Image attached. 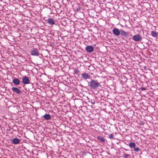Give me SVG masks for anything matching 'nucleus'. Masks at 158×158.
<instances>
[{
  "label": "nucleus",
  "mask_w": 158,
  "mask_h": 158,
  "mask_svg": "<svg viewBox=\"0 0 158 158\" xmlns=\"http://www.w3.org/2000/svg\"><path fill=\"white\" fill-rule=\"evenodd\" d=\"M88 82L89 87L91 89L94 90L97 89L101 86L100 83L98 82V80L96 81L91 78L90 81Z\"/></svg>",
  "instance_id": "obj_1"
},
{
  "label": "nucleus",
  "mask_w": 158,
  "mask_h": 158,
  "mask_svg": "<svg viewBox=\"0 0 158 158\" xmlns=\"http://www.w3.org/2000/svg\"><path fill=\"white\" fill-rule=\"evenodd\" d=\"M120 32V35L124 40H125V39L127 38L129 35L130 34L129 32H127L122 29H121Z\"/></svg>",
  "instance_id": "obj_2"
},
{
  "label": "nucleus",
  "mask_w": 158,
  "mask_h": 158,
  "mask_svg": "<svg viewBox=\"0 0 158 158\" xmlns=\"http://www.w3.org/2000/svg\"><path fill=\"white\" fill-rule=\"evenodd\" d=\"M31 54L34 56H38L39 52L37 48H33L31 51Z\"/></svg>",
  "instance_id": "obj_3"
},
{
  "label": "nucleus",
  "mask_w": 158,
  "mask_h": 158,
  "mask_svg": "<svg viewBox=\"0 0 158 158\" xmlns=\"http://www.w3.org/2000/svg\"><path fill=\"white\" fill-rule=\"evenodd\" d=\"M142 39L139 34L135 35L133 37V40L135 41H140Z\"/></svg>",
  "instance_id": "obj_4"
},
{
  "label": "nucleus",
  "mask_w": 158,
  "mask_h": 158,
  "mask_svg": "<svg viewBox=\"0 0 158 158\" xmlns=\"http://www.w3.org/2000/svg\"><path fill=\"white\" fill-rule=\"evenodd\" d=\"M11 90L14 93H16L17 94L20 95L22 93L21 90L16 87H13L12 88Z\"/></svg>",
  "instance_id": "obj_5"
},
{
  "label": "nucleus",
  "mask_w": 158,
  "mask_h": 158,
  "mask_svg": "<svg viewBox=\"0 0 158 158\" xmlns=\"http://www.w3.org/2000/svg\"><path fill=\"white\" fill-rule=\"evenodd\" d=\"M22 82L24 84H27L30 83L29 77L26 76H25L22 78Z\"/></svg>",
  "instance_id": "obj_6"
},
{
  "label": "nucleus",
  "mask_w": 158,
  "mask_h": 158,
  "mask_svg": "<svg viewBox=\"0 0 158 158\" xmlns=\"http://www.w3.org/2000/svg\"><path fill=\"white\" fill-rule=\"evenodd\" d=\"M121 29L119 30L118 28H115L113 29L112 32L115 35L118 36L120 35L121 33Z\"/></svg>",
  "instance_id": "obj_7"
},
{
  "label": "nucleus",
  "mask_w": 158,
  "mask_h": 158,
  "mask_svg": "<svg viewBox=\"0 0 158 158\" xmlns=\"http://www.w3.org/2000/svg\"><path fill=\"white\" fill-rule=\"evenodd\" d=\"M86 50L88 52H91L94 50V48L92 46H88L85 48Z\"/></svg>",
  "instance_id": "obj_8"
},
{
  "label": "nucleus",
  "mask_w": 158,
  "mask_h": 158,
  "mask_svg": "<svg viewBox=\"0 0 158 158\" xmlns=\"http://www.w3.org/2000/svg\"><path fill=\"white\" fill-rule=\"evenodd\" d=\"M81 76L82 78L85 80L87 79H89L90 77V75L85 72L82 73Z\"/></svg>",
  "instance_id": "obj_9"
},
{
  "label": "nucleus",
  "mask_w": 158,
  "mask_h": 158,
  "mask_svg": "<svg viewBox=\"0 0 158 158\" xmlns=\"http://www.w3.org/2000/svg\"><path fill=\"white\" fill-rule=\"evenodd\" d=\"M47 21V23L51 25H53L55 24V20L53 19L49 18Z\"/></svg>",
  "instance_id": "obj_10"
},
{
  "label": "nucleus",
  "mask_w": 158,
  "mask_h": 158,
  "mask_svg": "<svg viewBox=\"0 0 158 158\" xmlns=\"http://www.w3.org/2000/svg\"><path fill=\"white\" fill-rule=\"evenodd\" d=\"M30 85H29V87L27 88L25 87V89L27 91H30V90H33V84L32 83H29Z\"/></svg>",
  "instance_id": "obj_11"
},
{
  "label": "nucleus",
  "mask_w": 158,
  "mask_h": 158,
  "mask_svg": "<svg viewBox=\"0 0 158 158\" xmlns=\"http://www.w3.org/2000/svg\"><path fill=\"white\" fill-rule=\"evenodd\" d=\"M12 82L15 85H18L19 84L20 81L19 79L15 78L13 79Z\"/></svg>",
  "instance_id": "obj_12"
},
{
  "label": "nucleus",
  "mask_w": 158,
  "mask_h": 158,
  "mask_svg": "<svg viewBox=\"0 0 158 158\" xmlns=\"http://www.w3.org/2000/svg\"><path fill=\"white\" fill-rule=\"evenodd\" d=\"M97 139L102 143H105L106 141V139L101 136H98Z\"/></svg>",
  "instance_id": "obj_13"
},
{
  "label": "nucleus",
  "mask_w": 158,
  "mask_h": 158,
  "mask_svg": "<svg viewBox=\"0 0 158 158\" xmlns=\"http://www.w3.org/2000/svg\"><path fill=\"white\" fill-rule=\"evenodd\" d=\"M12 142L15 144H16L19 143L20 140L17 138H14L12 139Z\"/></svg>",
  "instance_id": "obj_14"
},
{
  "label": "nucleus",
  "mask_w": 158,
  "mask_h": 158,
  "mask_svg": "<svg viewBox=\"0 0 158 158\" xmlns=\"http://www.w3.org/2000/svg\"><path fill=\"white\" fill-rule=\"evenodd\" d=\"M44 119L46 120H48L50 119L51 118V116L48 114H45L43 116Z\"/></svg>",
  "instance_id": "obj_15"
},
{
  "label": "nucleus",
  "mask_w": 158,
  "mask_h": 158,
  "mask_svg": "<svg viewBox=\"0 0 158 158\" xmlns=\"http://www.w3.org/2000/svg\"><path fill=\"white\" fill-rule=\"evenodd\" d=\"M129 146L131 149L134 148L136 147V144L134 142H130Z\"/></svg>",
  "instance_id": "obj_16"
},
{
  "label": "nucleus",
  "mask_w": 158,
  "mask_h": 158,
  "mask_svg": "<svg viewBox=\"0 0 158 158\" xmlns=\"http://www.w3.org/2000/svg\"><path fill=\"white\" fill-rule=\"evenodd\" d=\"M151 35L153 37H156L158 36V33L154 31H152L151 32Z\"/></svg>",
  "instance_id": "obj_17"
},
{
  "label": "nucleus",
  "mask_w": 158,
  "mask_h": 158,
  "mask_svg": "<svg viewBox=\"0 0 158 158\" xmlns=\"http://www.w3.org/2000/svg\"><path fill=\"white\" fill-rule=\"evenodd\" d=\"M74 73L78 75H79V73H80V72L77 69H75L74 70Z\"/></svg>",
  "instance_id": "obj_18"
},
{
  "label": "nucleus",
  "mask_w": 158,
  "mask_h": 158,
  "mask_svg": "<svg viewBox=\"0 0 158 158\" xmlns=\"http://www.w3.org/2000/svg\"><path fill=\"white\" fill-rule=\"evenodd\" d=\"M134 151L135 152H138L139 151H140V149L138 147H136L134 148Z\"/></svg>",
  "instance_id": "obj_19"
},
{
  "label": "nucleus",
  "mask_w": 158,
  "mask_h": 158,
  "mask_svg": "<svg viewBox=\"0 0 158 158\" xmlns=\"http://www.w3.org/2000/svg\"><path fill=\"white\" fill-rule=\"evenodd\" d=\"M124 156L125 158H129L130 156V155L127 154H124Z\"/></svg>",
  "instance_id": "obj_20"
},
{
  "label": "nucleus",
  "mask_w": 158,
  "mask_h": 158,
  "mask_svg": "<svg viewBox=\"0 0 158 158\" xmlns=\"http://www.w3.org/2000/svg\"><path fill=\"white\" fill-rule=\"evenodd\" d=\"M109 138L110 139H115L114 137V135L113 134H110L109 136Z\"/></svg>",
  "instance_id": "obj_21"
},
{
  "label": "nucleus",
  "mask_w": 158,
  "mask_h": 158,
  "mask_svg": "<svg viewBox=\"0 0 158 158\" xmlns=\"http://www.w3.org/2000/svg\"><path fill=\"white\" fill-rule=\"evenodd\" d=\"M91 102L93 104H94L95 103V101L94 99H91Z\"/></svg>",
  "instance_id": "obj_22"
},
{
  "label": "nucleus",
  "mask_w": 158,
  "mask_h": 158,
  "mask_svg": "<svg viewBox=\"0 0 158 158\" xmlns=\"http://www.w3.org/2000/svg\"><path fill=\"white\" fill-rule=\"evenodd\" d=\"M140 89L142 90H145L146 88L145 87H142L140 88Z\"/></svg>",
  "instance_id": "obj_23"
},
{
  "label": "nucleus",
  "mask_w": 158,
  "mask_h": 158,
  "mask_svg": "<svg viewBox=\"0 0 158 158\" xmlns=\"http://www.w3.org/2000/svg\"><path fill=\"white\" fill-rule=\"evenodd\" d=\"M88 156L90 157V158H92L93 157V155L89 153Z\"/></svg>",
  "instance_id": "obj_24"
},
{
  "label": "nucleus",
  "mask_w": 158,
  "mask_h": 158,
  "mask_svg": "<svg viewBox=\"0 0 158 158\" xmlns=\"http://www.w3.org/2000/svg\"><path fill=\"white\" fill-rule=\"evenodd\" d=\"M80 8H77V9H76V10L77 11H80Z\"/></svg>",
  "instance_id": "obj_25"
}]
</instances>
